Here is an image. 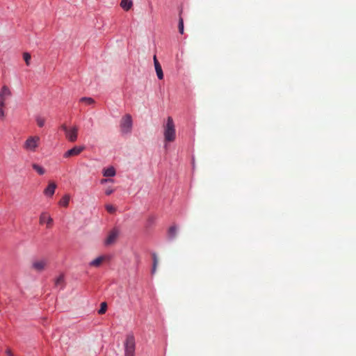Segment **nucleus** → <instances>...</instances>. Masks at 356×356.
Returning a JSON list of instances; mask_svg holds the SVG:
<instances>
[{
  "label": "nucleus",
  "mask_w": 356,
  "mask_h": 356,
  "mask_svg": "<svg viewBox=\"0 0 356 356\" xmlns=\"http://www.w3.org/2000/svg\"><path fill=\"white\" fill-rule=\"evenodd\" d=\"M164 138L166 142H172L175 139L176 131L173 120L171 117L167 118L165 124L164 125L163 131Z\"/></svg>",
  "instance_id": "1"
},
{
  "label": "nucleus",
  "mask_w": 356,
  "mask_h": 356,
  "mask_svg": "<svg viewBox=\"0 0 356 356\" xmlns=\"http://www.w3.org/2000/svg\"><path fill=\"white\" fill-rule=\"evenodd\" d=\"M133 127V120L130 114L124 115L120 122V131L122 134H130Z\"/></svg>",
  "instance_id": "2"
},
{
  "label": "nucleus",
  "mask_w": 356,
  "mask_h": 356,
  "mask_svg": "<svg viewBox=\"0 0 356 356\" xmlns=\"http://www.w3.org/2000/svg\"><path fill=\"white\" fill-rule=\"evenodd\" d=\"M40 141V138L38 136H29L24 142L23 148L27 152H35L39 147Z\"/></svg>",
  "instance_id": "3"
},
{
  "label": "nucleus",
  "mask_w": 356,
  "mask_h": 356,
  "mask_svg": "<svg viewBox=\"0 0 356 356\" xmlns=\"http://www.w3.org/2000/svg\"><path fill=\"white\" fill-rule=\"evenodd\" d=\"M135 339L132 334L127 335L124 342L125 356H134L135 354Z\"/></svg>",
  "instance_id": "4"
},
{
  "label": "nucleus",
  "mask_w": 356,
  "mask_h": 356,
  "mask_svg": "<svg viewBox=\"0 0 356 356\" xmlns=\"http://www.w3.org/2000/svg\"><path fill=\"white\" fill-rule=\"evenodd\" d=\"M85 149V146H74L72 149L66 151L63 154L64 158H69L70 156H74L80 154Z\"/></svg>",
  "instance_id": "5"
},
{
  "label": "nucleus",
  "mask_w": 356,
  "mask_h": 356,
  "mask_svg": "<svg viewBox=\"0 0 356 356\" xmlns=\"http://www.w3.org/2000/svg\"><path fill=\"white\" fill-rule=\"evenodd\" d=\"M10 95L11 92L10 89L7 86H3L0 91V107L4 106L6 99Z\"/></svg>",
  "instance_id": "6"
},
{
  "label": "nucleus",
  "mask_w": 356,
  "mask_h": 356,
  "mask_svg": "<svg viewBox=\"0 0 356 356\" xmlns=\"http://www.w3.org/2000/svg\"><path fill=\"white\" fill-rule=\"evenodd\" d=\"M119 235V231L118 229L114 228L108 234V236L106 237L104 243L106 245H109L113 244L115 240L117 239L118 236Z\"/></svg>",
  "instance_id": "7"
},
{
  "label": "nucleus",
  "mask_w": 356,
  "mask_h": 356,
  "mask_svg": "<svg viewBox=\"0 0 356 356\" xmlns=\"http://www.w3.org/2000/svg\"><path fill=\"white\" fill-rule=\"evenodd\" d=\"M65 136L70 142L76 141L78 137V127L74 126L70 128L65 134Z\"/></svg>",
  "instance_id": "8"
},
{
  "label": "nucleus",
  "mask_w": 356,
  "mask_h": 356,
  "mask_svg": "<svg viewBox=\"0 0 356 356\" xmlns=\"http://www.w3.org/2000/svg\"><path fill=\"white\" fill-rule=\"evenodd\" d=\"M47 265V261L45 259L35 260L32 263V268L36 271L40 272L44 269Z\"/></svg>",
  "instance_id": "9"
},
{
  "label": "nucleus",
  "mask_w": 356,
  "mask_h": 356,
  "mask_svg": "<svg viewBox=\"0 0 356 356\" xmlns=\"http://www.w3.org/2000/svg\"><path fill=\"white\" fill-rule=\"evenodd\" d=\"M154 65L155 71H156V76H157L158 79L160 80L163 79V72L162 70V67L156 58V55L154 56Z\"/></svg>",
  "instance_id": "10"
},
{
  "label": "nucleus",
  "mask_w": 356,
  "mask_h": 356,
  "mask_svg": "<svg viewBox=\"0 0 356 356\" xmlns=\"http://www.w3.org/2000/svg\"><path fill=\"white\" fill-rule=\"evenodd\" d=\"M56 188V184L54 182H50L47 187L44 190V195L49 197H52L55 193Z\"/></svg>",
  "instance_id": "11"
},
{
  "label": "nucleus",
  "mask_w": 356,
  "mask_h": 356,
  "mask_svg": "<svg viewBox=\"0 0 356 356\" xmlns=\"http://www.w3.org/2000/svg\"><path fill=\"white\" fill-rule=\"evenodd\" d=\"M40 222L41 224L47 223V226H50L53 222V219L47 213L43 212L40 216Z\"/></svg>",
  "instance_id": "12"
},
{
  "label": "nucleus",
  "mask_w": 356,
  "mask_h": 356,
  "mask_svg": "<svg viewBox=\"0 0 356 356\" xmlns=\"http://www.w3.org/2000/svg\"><path fill=\"white\" fill-rule=\"evenodd\" d=\"M103 176L106 177H113L115 175L116 172L115 168L113 166H110L107 168L103 170L102 172Z\"/></svg>",
  "instance_id": "13"
},
{
  "label": "nucleus",
  "mask_w": 356,
  "mask_h": 356,
  "mask_svg": "<svg viewBox=\"0 0 356 356\" xmlns=\"http://www.w3.org/2000/svg\"><path fill=\"white\" fill-rule=\"evenodd\" d=\"M133 6L131 0H122L120 6L126 11L129 10Z\"/></svg>",
  "instance_id": "14"
},
{
  "label": "nucleus",
  "mask_w": 356,
  "mask_h": 356,
  "mask_svg": "<svg viewBox=\"0 0 356 356\" xmlns=\"http://www.w3.org/2000/svg\"><path fill=\"white\" fill-rule=\"evenodd\" d=\"M177 227L176 225H172L171 226L169 229H168V238L170 239V240H172L176 234H177Z\"/></svg>",
  "instance_id": "15"
},
{
  "label": "nucleus",
  "mask_w": 356,
  "mask_h": 356,
  "mask_svg": "<svg viewBox=\"0 0 356 356\" xmlns=\"http://www.w3.org/2000/svg\"><path fill=\"white\" fill-rule=\"evenodd\" d=\"M152 260H153L152 268V274L153 275L156 273V267L158 265V257L155 252H152Z\"/></svg>",
  "instance_id": "16"
},
{
  "label": "nucleus",
  "mask_w": 356,
  "mask_h": 356,
  "mask_svg": "<svg viewBox=\"0 0 356 356\" xmlns=\"http://www.w3.org/2000/svg\"><path fill=\"white\" fill-rule=\"evenodd\" d=\"M70 202V196L68 195H65L59 201V205L61 207H67Z\"/></svg>",
  "instance_id": "17"
},
{
  "label": "nucleus",
  "mask_w": 356,
  "mask_h": 356,
  "mask_svg": "<svg viewBox=\"0 0 356 356\" xmlns=\"http://www.w3.org/2000/svg\"><path fill=\"white\" fill-rule=\"evenodd\" d=\"M32 167L40 175H42L45 172V170L43 168V167L38 164L33 163Z\"/></svg>",
  "instance_id": "18"
},
{
  "label": "nucleus",
  "mask_w": 356,
  "mask_h": 356,
  "mask_svg": "<svg viewBox=\"0 0 356 356\" xmlns=\"http://www.w3.org/2000/svg\"><path fill=\"white\" fill-rule=\"evenodd\" d=\"M103 257H98L90 262V266H99L103 261Z\"/></svg>",
  "instance_id": "19"
},
{
  "label": "nucleus",
  "mask_w": 356,
  "mask_h": 356,
  "mask_svg": "<svg viewBox=\"0 0 356 356\" xmlns=\"http://www.w3.org/2000/svg\"><path fill=\"white\" fill-rule=\"evenodd\" d=\"M156 220V217L155 216H149L147 220L146 226L151 227L152 225H153L155 223Z\"/></svg>",
  "instance_id": "20"
},
{
  "label": "nucleus",
  "mask_w": 356,
  "mask_h": 356,
  "mask_svg": "<svg viewBox=\"0 0 356 356\" xmlns=\"http://www.w3.org/2000/svg\"><path fill=\"white\" fill-rule=\"evenodd\" d=\"M80 102H84V103H86L88 105H91V104H94V102H95V101H94V99L92 98L87 97H81L80 99Z\"/></svg>",
  "instance_id": "21"
},
{
  "label": "nucleus",
  "mask_w": 356,
  "mask_h": 356,
  "mask_svg": "<svg viewBox=\"0 0 356 356\" xmlns=\"http://www.w3.org/2000/svg\"><path fill=\"white\" fill-rule=\"evenodd\" d=\"M64 282V277L63 275L58 276L56 281H55V285L57 286H60V288H63V283Z\"/></svg>",
  "instance_id": "22"
},
{
  "label": "nucleus",
  "mask_w": 356,
  "mask_h": 356,
  "mask_svg": "<svg viewBox=\"0 0 356 356\" xmlns=\"http://www.w3.org/2000/svg\"><path fill=\"white\" fill-rule=\"evenodd\" d=\"M36 122L40 127H42L44 125L45 120L40 116H37L35 118Z\"/></svg>",
  "instance_id": "23"
},
{
  "label": "nucleus",
  "mask_w": 356,
  "mask_h": 356,
  "mask_svg": "<svg viewBox=\"0 0 356 356\" xmlns=\"http://www.w3.org/2000/svg\"><path fill=\"white\" fill-rule=\"evenodd\" d=\"M107 309V305L105 302L101 303V307L98 310V313L99 314H103L106 312Z\"/></svg>",
  "instance_id": "24"
},
{
  "label": "nucleus",
  "mask_w": 356,
  "mask_h": 356,
  "mask_svg": "<svg viewBox=\"0 0 356 356\" xmlns=\"http://www.w3.org/2000/svg\"><path fill=\"white\" fill-rule=\"evenodd\" d=\"M178 28H179V32L181 34H183L184 33V21L181 17L179 18Z\"/></svg>",
  "instance_id": "25"
},
{
  "label": "nucleus",
  "mask_w": 356,
  "mask_h": 356,
  "mask_svg": "<svg viewBox=\"0 0 356 356\" xmlns=\"http://www.w3.org/2000/svg\"><path fill=\"white\" fill-rule=\"evenodd\" d=\"M23 58H24V60L26 62V64L27 65H29V64H30L29 62H30V60H31V55H30V54L27 53V52H25L24 54V55H23Z\"/></svg>",
  "instance_id": "26"
},
{
  "label": "nucleus",
  "mask_w": 356,
  "mask_h": 356,
  "mask_svg": "<svg viewBox=\"0 0 356 356\" xmlns=\"http://www.w3.org/2000/svg\"><path fill=\"white\" fill-rule=\"evenodd\" d=\"M106 209L110 213H113L115 211V208L111 204H106Z\"/></svg>",
  "instance_id": "27"
},
{
  "label": "nucleus",
  "mask_w": 356,
  "mask_h": 356,
  "mask_svg": "<svg viewBox=\"0 0 356 356\" xmlns=\"http://www.w3.org/2000/svg\"><path fill=\"white\" fill-rule=\"evenodd\" d=\"M114 191L113 189L109 188H107L106 191H105V193L106 195H110L111 193H113Z\"/></svg>",
  "instance_id": "28"
},
{
  "label": "nucleus",
  "mask_w": 356,
  "mask_h": 356,
  "mask_svg": "<svg viewBox=\"0 0 356 356\" xmlns=\"http://www.w3.org/2000/svg\"><path fill=\"white\" fill-rule=\"evenodd\" d=\"M60 129L65 132V134H66L70 128H68L65 124H62L60 126Z\"/></svg>",
  "instance_id": "29"
},
{
  "label": "nucleus",
  "mask_w": 356,
  "mask_h": 356,
  "mask_svg": "<svg viewBox=\"0 0 356 356\" xmlns=\"http://www.w3.org/2000/svg\"><path fill=\"white\" fill-rule=\"evenodd\" d=\"M5 116V113L3 107H0V119H3Z\"/></svg>",
  "instance_id": "30"
},
{
  "label": "nucleus",
  "mask_w": 356,
  "mask_h": 356,
  "mask_svg": "<svg viewBox=\"0 0 356 356\" xmlns=\"http://www.w3.org/2000/svg\"><path fill=\"white\" fill-rule=\"evenodd\" d=\"M108 181L113 182V179H103L101 180V184H104V183L108 182Z\"/></svg>",
  "instance_id": "31"
},
{
  "label": "nucleus",
  "mask_w": 356,
  "mask_h": 356,
  "mask_svg": "<svg viewBox=\"0 0 356 356\" xmlns=\"http://www.w3.org/2000/svg\"><path fill=\"white\" fill-rule=\"evenodd\" d=\"M6 353L8 356H13V355L10 349L6 350Z\"/></svg>",
  "instance_id": "32"
}]
</instances>
